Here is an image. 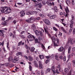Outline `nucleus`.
<instances>
[{
    "instance_id": "680f3d73",
    "label": "nucleus",
    "mask_w": 75,
    "mask_h": 75,
    "mask_svg": "<svg viewBox=\"0 0 75 75\" xmlns=\"http://www.w3.org/2000/svg\"><path fill=\"white\" fill-rule=\"evenodd\" d=\"M37 75H40V71H38L37 72Z\"/></svg>"
},
{
    "instance_id": "9d476101",
    "label": "nucleus",
    "mask_w": 75,
    "mask_h": 75,
    "mask_svg": "<svg viewBox=\"0 0 75 75\" xmlns=\"http://www.w3.org/2000/svg\"><path fill=\"white\" fill-rule=\"evenodd\" d=\"M35 33L36 35H40V31H38L37 30H35Z\"/></svg>"
},
{
    "instance_id": "7c9ffc66",
    "label": "nucleus",
    "mask_w": 75,
    "mask_h": 75,
    "mask_svg": "<svg viewBox=\"0 0 75 75\" xmlns=\"http://www.w3.org/2000/svg\"><path fill=\"white\" fill-rule=\"evenodd\" d=\"M38 5L39 8H41V7L42 6V5L41 3L40 2L38 3Z\"/></svg>"
},
{
    "instance_id": "39448f33",
    "label": "nucleus",
    "mask_w": 75,
    "mask_h": 75,
    "mask_svg": "<svg viewBox=\"0 0 75 75\" xmlns=\"http://www.w3.org/2000/svg\"><path fill=\"white\" fill-rule=\"evenodd\" d=\"M45 23L47 25H50L51 23H50V21L48 19H46L45 21Z\"/></svg>"
},
{
    "instance_id": "052dcab7",
    "label": "nucleus",
    "mask_w": 75,
    "mask_h": 75,
    "mask_svg": "<svg viewBox=\"0 0 75 75\" xmlns=\"http://www.w3.org/2000/svg\"><path fill=\"white\" fill-rule=\"evenodd\" d=\"M71 18L72 20H74V16L73 15H71Z\"/></svg>"
},
{
    "instance_id": "58836bf2",
    "label": "nucleus",
    "mask_w": 75,
    "mask_h": 75,
    "mask_svg": "<svg viewBox=\"0 0 75 75\" xmlns=\"http://www.w3.org/2000/svg\"><path fill=\"white\" fill-rule=\"evenodd\" d=\"M72 62L73 64V65L74 67H75V60H73L72 61Z\"/></svg>"
},
{
    "instance_id": "412c9836",
    "label": "nucleus",
    "mask_w": 75,
    "mask_h": 75,
    "mask_svg": "<svg viewBox=\"0 0 75 75\" xmlns=\"http://www.w3.org/2000/svg\"><path fill=\"white\" fill-rule=\"evenodd\" d=\"M55 18V15H53L50 17V19H54Z\"/></svg>"
},
{
    "instance_id": "338daca9",
    "label": "nucleus",
    "mask_w": 75,
    "mask_h": 75,
    "mask_svg": "<svg viewBox=\"0 0 75 75\" xmlns=\"http://www.w3.org/2000/svg\"><path fill=\"white\" fill-rule=\"evenodd\" d=\"M59 72H62V69H61V68H59Z\"/></svg>"
},
{
    "instance_id": "8fccbe9b",
    "label": "nucleus",
    "mask_w": 75,
    "mask_h": 75,
    "mask_svg": "<svg viewBox=\"0 0 75 75\" xmlns=\"http://www.w3.org/2000/svg\"><path fill=\"white\" fill-rule=\"evenodd\" d=\"M36 20H40V17H37L35 18Z\"/></svg>"
},
{
    "instance_id": "bf43d9fd",
    "label": "nucleus",
    "mask_w": 75,
    "mask_h": 75,
    "mask_svg": "<svg viewBox=\"0 0 75 75\" xmlns=\"http://www.w3.org/2000/svg\"><path fill=\"white\" fill-rule=\"evenodd\" d=\"M41 75H44V72H43V71H41Z\"/></svg>"
},
{
    "instance_id": "a18cd8bd",
    "label": "nucleus",
    "mask_w": 75,
    "mask_h": 75,
    "mask_svg": "<svg viewBox=\"0 0 75 75\" xmlns=\"http://www.w3.org/2000/svg\"><path fill=\"white\" fill-rule=\"evenodd\" d=\"M39 65H42V62L41 61H40L39 62Z\"/></svg>"
},
{
    "instance_id": "a19ab883",
    "label": "nucleus",
    "mask_w": 75,
    "mask_h": 75,
    "mask_svg": "<svg viewBox=\"0 0 75 75\" xmlns=\"http://www.w3.org/2000/svg\"><path fill=\"white\" fill-rule=\"evenodd\" d=\"M55 58L56 60H58V57L57 56V55H55Z\"/></svg>"
},
{
    "instance_id": "4c0bfd02",
    "label": "nucleus",
    "mask_w": 75,
    "mask_h": 75,
    "mask_svg": "<svg viewBox=\"0 0 75 75\" xmlns=\"http://www.w3.org/2000/svg\"><path fill=\"white\" fill-rule=\"evenodd\" d=\"M39 16H40V17H42V18H44V17H45V16H44V15H42L41 13L39 14Z\"/></svg>"
},
{
    "instance_id": "37998d69",
    "label": "nucleus",
    "mask_w": 75,
    "mask_h": 75,
    "mask_svg": "<svg viewBox=\"0 0 75 75\" xmlns=\"http://www.w3.org/2000/svg\"><path fill=\"white\" fill-rule=\"evenodd\" d=\"M40 36H43V34L42 33V32L41 31H40Z\"/></svg>"
},
{
    "instance_id": "72a5a7b5",
    "label": "nucleus",
    "mask_w": 75,
    "mask_h": 75,
    "mask_svg": "<svg viewBox=\"0 0 75 75\" xmlns=\"http://www.w3.org/2000/svg\"><path fill=\"white\" fill-rule=\"evenodd\" d=\"M64 71L65 72L67 73L68 72V71H69V70H68V69L67 68H65Z\"/></svg>"
},
{
    "instance_id": "423d86ee",
    "label": "nucleus",
    "mask_w": 75,
    "mask_h": 75,
    "mask_svg": "<svg viewBox=\"0 0 75 75\" xmlns=\"http://www.w3.org/2000/svg\"><path fill=\"white\" fill-rule=\"evenodd\" d=\"M21 15V17H23V16H24L25 14V13L24 11H21L20 12Z\"/></svg>"
},
{
    "instance_id": "0eeeda50",
    "label": "nucleus",
    "mask_w": 75,
    "mask_h": 75,
    "mask_svg": "<svg viewBox=\"0 0 75 75\" xmlns=\"http://www.w3.org/2000/svg\"><path fill=\"white\" fill-rule=\"evenodd\" d=\"M71 23L70 25V28H73V26L74 25V21H70Z\"/></svg>"
},
{
    "instance_id": "4d7b16f0",
    "label": "nucleus",
    "mask_w": 75,
    "mask_h": 75,
    "mask_svg": "<svg viewBox=\"0 0 75 75\" xmlns=\"http://www.w3.org/2000/svg\"><path fill=\"white\" fill-rule=\"evenodd\" d=\"M38 39L39 40H42V38H41V37L40 36H39L38 37Z\"/></svg>"
},
{
    "instance_id": "864d4df0",
    "label": "nucleus",
    "mask_w": 75,
    "mask_h": 75,
    "mask_svg": "<svg viewBox=\"0 0 75 75\" xmlns=\"http://www.w3.org/2000/svg\"><path fill=\"white\" fill-rule=\"evenodd\" d=\"M59 58L60 59H63L64 58V57L62 56H61L59 57Z\"/></svg>"
},
{
    "instance_id": "de8ad7c7",
    "label": "nucleus",
    "mask_w": 75,
    "mask_h": 75,
    "mask_svg": "<svg viewBox=\"0 0 75 75\" xmlns=\"http://www.w3.org/2000/svg\"><path fill=\"white\" fill-rule=\"evenodd\" d=\"M42 47L43 50H45V46H44V45H43L42 44Z\"/></svg>"
},
{
    "instance_id": "4be33fe9",
    "label": "nucleus",
    "mask_w": 75,
    "mask_h": 75,
    "mask_svg": "<svg viewBox=\"0 0 75 75\" xmlns=\"http://www.w3.org/2000/svg\"><path fill=\"white\" fill-rule=\"evenodd\" d=\"M16 55L17 56H18L19 55H22V53L21 52H19L17 53L16 54Z\"/></svg>"
},
{
    "instance_id": "2f4dec72",
    "label": "nucleus",
    "mask_w": 75,
    "mask_h": 75,
    "mask_svg": "<svg viewBox=\"0 0 75 75\" xmlns=\"http://www.w3.org/2000/svg\"><path fill=\"white\" fill-rule=\"evenodd\" d=\"M73 70H72V69H71L70 71H69V72L68 73V75H71V72H72Z\"/></svg>"
},
{
    "instance_id": "ea45409f",
    "label": "nucleus",
    "mask_w": 75,
    "mask_h": 75,
    "mask_svg": "<svg viewBox=\"0 0 75 75\" xmlns=\"http://www.w3.org/2000/svg\"><path fill=\"white\" fill-rule=\"evenodd\" d=\"M29 68L30 69V71H32V67L31 66V65H29Z\"/></svg>"
},
{
    "instance_id": "ddd939ff",
    "label": "nucleus",
    "mask_w": 75,
    "mask_h": 75,
    "mask_svg": "<svg viewBox=\"0 0 75 75\" xmlns=\"http://www.w3.org/2000/svg\"><path fill=\"white\" fill-rule=\"evenodd\" d=\"M44 30L45 32V33H47V34H48V28H47V26H45L44 27Z\"/></svg>"
},
{
    "instance_id": "20e7f679",
    "label": "nucleus",
    "mask_w": 75,
    "mask_h": 75,
    "mask_svg": "<svg viewBox=\"0 0 75 75\" xmlns=\"http://www.w3.org/2000/svg\"><path fill=\"white\" fill-rule=\"evenodd\" d=\"M19 59V57L15 56V58L12 60V61L14 63H16L17 61H18Z\"/></svg>"
},
{
    "instance_id": "b1692460",
    "label": "nucleus",
    "mask_w": 75,
    "mask_h": 75,
    "mask_svg": "<svg viewBox=\"0 0 75 75\" xmlns=\"http://www.w3.org/2000/svg\"><path fill=\"white\" fill-rule=\"evenodd\" d=\"M72 39L71 38H69L68 39V41H67V42L68 43H69V42H71V41H72Z\"/></svg>"
},
{
    "instance_id": "c03bdc74",
    "label": "nucleus",
    "mask_w": 75,
    "mask_h": 75,
    "mask_svg": "<svg viewBox=\"0 0 75 75\" xmlns=\"http://www.w3.org/2000/svg\"><path fill=\"white\" fill-rule=\"evenodd\" d=\"M16 23H17V21L15 20H14L13 22V23L15 24H16Z\"/></svg>"
},
{
    "instance_id": "6e6552de",
    "label": "nucleus",
    "mask_w": 75,
    "mask_h": 75,
    "mask_svg": "<svg viewBox=\"0 0 75 75\" xmlns=\"http://www.w3.org/2000/svg\"><path fill=\"white\" fill-rule=\"evenodd\" d=\"M51 70L53 72L54 74L55 73V66L53 65L52 67Z\"/></svg>"
},
{
    "instance_id": "3c124183",
    "label": "nucleus",
    "mask_w": 75,
    "mask_h": 75,
    "mask_svg": "<svg viewBox=\"0 0 75 75\" xmlns=\"http://www.w3.org/2000/svg\"><path fill=\"white\" fill-rule=\"evenodd\" d=\"M74 0H72L71 3L73 5H75V2H74Z\"/></svg>"
},
{
    "instance_id": "f3484780",
    "label": "nucleus",
    "mask_w": 75,
    "mask_h": 75,
    "mask_svg": "<svg viewBox=\"0 0 75 75\" xmlns=\"http://www.w3.org/2000/svg\"><path fill=\"white\" fill-rule=\"evenodd\" d=\"M65 10L66 13H69V9H68V8L67 6L66 8H65Z\"/></svg>"
},
{
    "instance_id": "c756f323",
    "label": "nucleus",
    "mask_w": 75,
    "mask_h": 75,
    "mask_svg": "<svg viewBox=\"0 0 75 75\" xmlns=\"http://www.w3.org/2000/svg\"><path fill=\"white\" fill-rule=\"evenodd\" d=\"M50 70H51V69L50 68H47L46 70V73H47V72H50Z\"/></svg>"
},
{
    "instance_id": "774afa93",
    "label": "nucleus",
    "mask_w": 75,
    "mask_h": 75,
    "mask_svg": "<svg viewBox=\"0 0 75 75\" xmlns=\"http://www.w3.org/2000/svg\"><path fill=\"white\" fill-rule=\"evenodd\" d=\"M73 34H75V30L74 29L73 31Z\"/></svg>"
},
{
    "instance_id": "5701e85b",
    "label": "nucleus",
    "mask_w": 75,
    "mask_h": 75,
    "mask_svg": "<svg viewBox=\"0 0 75 75\" xmlns=\"http://www.w3.org/2000/svg\"><path fill=\"white\" fill-rule=\"evenodd\" d=\"M9 35H10V37H12V38H14V35H13V33H10Z\"/></svg>"
},
{
    "instance_id": "bb28decb",
    "label": "nucleus",
    "mask_w": 75,
    "mask_h": 75,
    "mask_svg": "<svg viewBox=\"0 0 75 75\" xmlns=\"http://www.w3.org/2000/svg\"><path fill=\"white\" fill-rule=\"evenodd\" d=\"M34 50H35V48L33 47H31V49L30 50V51L31 52H33L34 51Z\"/></svg>"
},
{
    "instance_id": "f8f14e48",
    "label": "nucleus",
    "mask_w": 75,
    "mask_h": 75,
    "mask_svg": "<svg viewBox=\"0 0 75 75\" xmlns=\"http://www.w3.org/2000/svg\"><path fill=\"white\" fill-rule=\"evenodd\" d=\"M33 20V17H31L30 18H29L27 19L26 20L29 23H31V22L30 21H31Z\"/></svg>"
},
{
    "instance_id": "aec40b11",
    "label": "nucleus",
    "mask_w": 75,
    "mask_h": 75,
    "mask_svg": "<svg viewBox=\"0 0 75 75\" xmlns=\"http://www.w3.org/2000/svg\"><path fill=\"white\" fill-rule=\"evenodd\" d=\"M1 24L2 25H4V26L6 25H7V21H5L4 22H2Z\"/></svg>"
},
{
    "instance_id": "dca6fc26",
    "label": "nucleus",
    "mask_w": 75,
    "mask_h": 75,
    "mask_svg": "<svg viewBox=\"0 0 75 75\" xmlns=\"http://www.w3.org/2000/svg\"><path fill=\"white\" fill-rule=\"evenodd\" d=\"M75 42V39H72L71 42H70L71 44L72 45L74 44Z\"/></svg>"
},
{
    "instance_id": "79ce46f5",
    "label": "nucleus",
    "mask_w": 75,
    "mask_h": 75,
    "mask_svg": "<svg viewBox=\"0 0 75 75\" xmlns=\"http://www.w3.org/2000/svg\"><path fill=\"white\" fill-rule=\"evenodd\" d=\"M19 37L21 38H25V37L23 35H19Z\"/></svg>"
},
{
    "instance_id": "6ab92c4d",
    "label": "nucleus",
    "mask_w": 75,
    "mask_h": 75,
    "mask_svg": "<svg viewBox=\"0 0 75 75\" xmlns=\"http://www.w3.org/2000/svg\"><path fill=\"white\" fill-rule=\"evenodd\" d=\"M24 42H22V41H21L19 42L18 44V46H20L21 45H24Z\"/></svg>"
},
{
    "instance_id": "e2e57ef3",
    "label": "nucleus",
    "mask_w": 75,
    "mask_h": 75,
    "mask_svg": "<svg viewBox=\"0 0 75 75\" xmlns=\"http://www.w3.org/2000/svg\"><path fill=\"white\" fill-rule=\"evenodd\" d=\"M64 61H66V57L64 56Z\"/></svg>"
},
{
    "instance_id": "cd10ccee",
    "label": "nucleus",
    "mask_w": 75,
    "mask_h": 75,
    "mask_svg": "<svg viewBox=\"0 0 75 75\" xmlns=\"http://www.w3.org/2000/svg\"><path fill=\"white\" fill-rule=\"evenodd\" d=\"M52 28L53 30H54V31H55L56 32H57V31L58 30V29L56 28H55V27H53Z\"/></svg>"
},
{
    "instance_id": "c85d7f7f",
    "label": "nucleus",
    "mask_w": 75,
    "mask_h": 75,
    "mask_svg": "<svg viewBox=\"0 0 75 75\" xmlns=\"http://www.w3.org/2000/svg\"><path fill=\"white\" fill-rule=\"evenodd\" d=\"M32 1H34V3H35V4L38 5V1L34 0H33Z\"/></svg>"
},
{
    "instance_id": "13d9d810",
    "label": "nucleus",
    "mask_w": 75,
    "mask_h": 75,
    "mask_svg": "<svg viewBox=\"0 0 75 75\" xmlns=\"http://www.w3.org/2000/svg\"><path fill=\"white\" fill-rule=\"evenodd\" d=\"M26 14L27 15H30V11L29 12H27L26 13Z\"/></svg>"
},
{
    "instance_id": "49530a36",
    "label": "nucleus",
    "mask_w": 75,
    "mask_h": 75,
    "mask_svg": "<svg viewBox=\"0 0 75 75\" xmlns=\"http://www.w3.org/2000/svg\"><path fill=\"white\" fill-rule=\"evenodd\" d=\"M4 32H5V31L4 30H0V33H3Z\"/></svg>"
},
{
    "instance_id": "393cba45",
    "label": "nucleus",
    "mask_w": 75,
    "mask_h": 75,
    "mask_svg": "<svg viewBox=\"0 0 75 75\" xmlns=\"http://www.w3.org/2000/svg\"><path fill=\"white\" fill-rule=\"evenodd\" d=\"M66 3L67 5H68V4H70L71 3V2L69 0H66Z\"/></svg>"
},
{
    "instance_id": "0e129e2a",
    "label": "nucleus",
    "mask_w": 75,
    "mask_h": 75,
    "mask_svg": "<svg viewBox=\"0 0 75 75\" xmlns=\"http://www.w3.org/2000/svg\"><path fill=\"white\" fill-rule=\"evenodd\" d=\"M48 35V36L49 38H51V35L50 34L47 33Z\"/></svg>"
},
{
    "instance_id": "4468645a",
    "label": "nucleus",
    "mask_w": 75,
    "mask_h": 75,
    "mask_svg": "<svg viewBox=\"0 0 75 75\" xmlns=\"http://www.w3.org/2000/svg\"><path fill=\"white\" fill-rule=\"evenodd\" d=\"M46 4H47L49 6H52V3L50 1H47L46 2Z\"/></svg>"
},
{
    "instance_id": "f257e3e1",
    "label": "nucleus",
    "mask_w": 75,
    "mask_h": 75,
    "mask_svg": "<svg viewBox=\"0 0 75 75\" xmlns=\"http://www.w3.org/2000/svg\"><path fill=\"white\" fill-rule=\"evenodd\" d=\"M4 12L5 14H9L11 12V10L10 7L6 6L2 7L1 9H0V14Z\"/></svg>"
},
{
    "instance_id": "6e6d98bb",
    "label": "nucleus",
    "mask_w": 75,
    "mask_h": 75,
    "mask_svg": "<svg viewBox=\"0 0 75 75\" xmlns=\"http://www.w3.org/2000/svg\"><path fill=\"white\" fill-rule=\"evenodd\" d=\"M72 30H73V28H71L69 30V33H71V32H72Z\"/></svg>"
},
{
    "instance_id": "c9c22d12",
    "label": "nucleus",
    "mask_w": 75,
    "mask_h": 75,
    "mask_svg": "<svg viewBox=\"0 0 75 75\" xmlns=\"http://www.w3.org/2000/svg\"><path fill=\"white\" fill-rule=\"evenodd\" d=\"M69 66H68V68L69 69H71V64L70 63H69Z\"/></svg>"
},
{
    "instance_id": "a878e982",
    "label": "nucleus",
    "mask_w": 75,
    "mask_h": 75,
    "mask_svg": "<svg viewBox=\"0 0 75 75\" xmlns=\"http://www.w3.org/2000/svg\"><path fill=\"white\" fill-rule=\"evenodd\" d=\"M71 47L70 46L69 47L68 50V54H70L71 53Z\"/></svg>"
},
{
    "instance_id": "f03ea898",
    "label": "nucleus",
    "mask_w": 75,
    "mask_h": 75,
    "mask_svg": "<svg viewBox=\"0 0 75 75\" xmlns=\"http://www.w3.org/2000/svg\"><path fill=\"white\" fill-rule=\"evenodd\" d=\"M28 38L30 39L29 40V41H33L35 40V42L36 44L40 43V41H39L38 39H35V37L32 35H29L28 36Z\"/></svg>"
},
{
    "instance_id": "1a4fd4ad",
    "label": "nucleus",
    "mask_w": 75,
    "mask_h": 75,
    "mask_svg": "<svg viewBox=\"0 0 75 75\" xmlns=\"http://www.w3.org/2000/svg\"><path fill=\"white\" fill-rule=\"evenodd\" d=\"M28 59L29 61H32L34 59V58L31 56H29L28 57Z\"/></svg>"
},
{
    "instance_id": "603ef678",
    "label": "nucleus",
    "mask_w": 75,
    "mask_h": 75,
    "mask_svg": "<svg viewBox=\"0 0 75 75\" xmlns=\"http://www.w3.org/2000/svg\"><path fill=\"white\" fill-rule=\"evenodd\" d=\"M5 19H6V18H5V17H2L1 20H3V21H4Z\"/></svg>"
},
{
    "instance_id": "f704fd0d",
    "label": "nucleus",
    "mask_w": 75,
    "mask_h": 75,
    "mask_svg": "<svg viewBox=\"0 0 75 75\" xmlns=\"http://www.w3.org/2000/svg\"><path fill=\"white\" fill-rule=\"evenodd\" d=\"M39 57L40 59H44V55H40L39 56Z\"/></svg>"
},
{
    "instance_id": "09e8293b",
    "label": "nucleus",
    "mask_w": 75,
    "mask_h": 75,
    "mask_svg": "<svg viewBox=\"0 0 75 75\" xmlns=\"http://www.w3.org/2000/svg\"><path fill=\"white\" fill-rule=\"evenodd\" d=\"M55 26H56V27H58V28H59V27H60L59 25H58V24H55Z\"/></svg>"
},
{
    "instance_id": "2eb2a0df",
    "label": "nucleus",
    "mask_w": 75,
    "mask_h": 75,
    "mask_svg": "<svg viewBox=\"0 0 75 75\" xmlns=\"http://www.w3.org/2000/svg\"><path fill=\"white\" fill-rule=\"evenodd\" d=\"M60 28L61 30L63 31V32H64V33H67V31H66V30H65V29H64V28L63 27H61Z\"/></svg>"
},
{
    "instance_id": "9b49d317",
    "label": "nucleus",
    "mask_w": 75,
    "mask_h": 75,
    "mask_svg": "<svg viewBox=\"0 0 75 75\" xmlns=\"http://www.w3.org/2000/svg\"><path fill=\"white\" fill-rule=\"evenodd\" d=\"M53 9L55 12H56V13L58 12V8H57V7L56 6H55L54 7Z\"/></svg>"
},
{
    "instance_id": "a211bd4d",
    "label": "nucleus",
    "mask_w": 75,
    "mask_h": 75,
    "mask_svg": "<svg viewBox=\"0 0 75 75\" xmlns=\"http://www.w3.org/2000/svg\"><path fill=\"white\" fill-rule=\"evenodd\" d=\"M63 50L64 47H61L59 48V52H62Z\"/></svg>"
},
{
    "instance_id": "7ed1b4c3",
    "label": "nucleus",
    "mask_w": 75,
    "mask_h": 75,
    "mask_svg": "<svg viewBox=\"0 0 75 75\" xmlns=\"http://www.w3.org/2000/svg\"><path fill=\"white\" fill-rule=\"evenodd\" d=\"M52 40V42H54V45L55 47H57L58 46V44H59V40L58 38H56L55 40V38L54 36H52L51 38Z\"/></svg>"
},
{
    "instance_id": "e433bc0d",
    "label": "nucleus",
    "mask_w": 75,
    "mask_h": 75,
    "mask_svg": "<svg viewBox=\"0 0 75 75\" xmlns=\"http://www.w3.org/2000/svg\"><path fill=\"white\" fill-rule=\"evenodd\" d=\"M39 68L40 69H42L43 68V65L42 64H40V65H39Z\"/></svg>"
},
{
    "instance_id": "69168bd1",
    "label": "nucleus",
    "mask_w": 75,
    "mask_h": 75,
    "mask_svg": "<svg viewBox=\"0 0 75 75\" xmlns=\"http://www.w3.org/2000/svg\"><path fill=\"white\" fill-rule=\"evenodd\" d=\"M12 60V57H10L9 58V61H11Z\"/></svg>"
},
{
    "instance_id": "5fc2aeb1",
    "label": "nucleus",
    "mask_w": 75,
    "mask_h": 75,
    "mask_svg": "<svg viewBox=\"0 0 75 75\" xmlns=\"http://www.w3.org/2000/svg\"><path fill=\"white\" fill-rule=\"evenodd\" d=\"M34 58H36V60L38 61L39 60V58H38V57H35V56Z\"/></svg>"
},
{
    "instance_id": "473e14b6",
    "label": "nucleus",
    "mask_w": 75,
    "mask_h": 75,
    "mask_svg": "<svg viewBox=\"0 0 75 75\" xmlns=\"http://www.w3.org/2000/svg\"><path fill=\"white\" fill-rule=\"evenodd\" d=\"M30 15H33L34 14V11H30Z\"/></svg>"
}]
</instances>
